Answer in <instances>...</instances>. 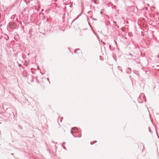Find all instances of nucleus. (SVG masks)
Masks as SVG:
<instances>
[{"mask_svg":"<svg viewBox=\"0 0 159 159\" xmlns=\"http://www.w3.org/2000/svg\"><path fill=\"white\" fill-rule=\"evenodd\" d=\"M82 134L80 132H79L76 134V137L79 138H80L81 137Z\"/></svg>","mask_w":159,"mask_h":159,"instance_id":"nucleus-3","label":"nucleus"},{"mask_svg":"<svg viewBox=\"0 0 159 159\" xmlns=\"http://www.w3.org/2000/svg\"><path fill=\"white\" fill-rule=\"evenodd\" d=\"M78 130L77 128L76 127L73 128L71 129V134H73L74 133L77 132Z\"/></svg>","mask_w":159,"mask_h":159,"instance_id":"nucleus-2","label":"nucleus"},{"mask_svg":"<svg viewBox=\"0 0 159 159\" xmlns=\"http://www.w3.org/2000/svg\"><path fill=\"white\" fill-rule=\"evenodd\" d=\"M140 145V146L142 147V149H143L144 148L143 144H141Z\"/></svg>","mask_w":159,"mask_h":159,"instance_id":"nucleus-4","label":"nucleus"},{"mask_svg":"<svg viewBox=\"0 0 159 159\" xmlns=\"http://www.w3.org/2000/svg\"><path fill=\"white\" fill-rule=\"evenodd\" d=\"M10 27L12 29H14L16 27V24L13 22H11L9 23Z\"/></svg>","mask_w":159,"mask_h":159,"instance_id":"nucleus-1","label":"nucleus"}]
</instances>
